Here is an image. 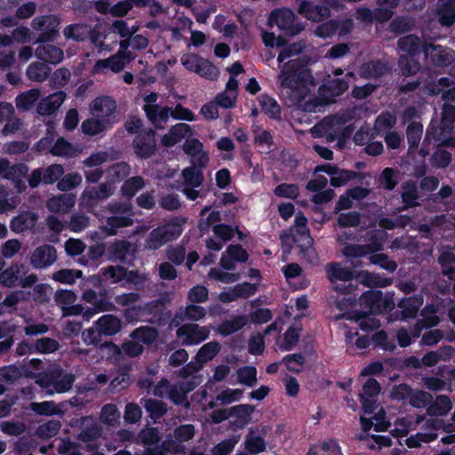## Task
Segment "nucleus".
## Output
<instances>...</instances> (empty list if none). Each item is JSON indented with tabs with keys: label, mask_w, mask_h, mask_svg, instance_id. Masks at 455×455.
<instances>
[{
	"label": "nucleus",
	"mask_w": 455,
	"mask_h": 455,
	"mask_svg": "<svg viewBox=\"0 0 455 455\" xmlns=\"http://www.w3.org/2000/svg\"><path fill=\"white\" fill-rule=\"evenodd\" d=\"M384 235V231L379 229L369 230L365 233V247L371 255H373L380 251H383Z\"/></svg>",
	"instance_id": "nucleus-39"
},
{
	"label": "nucleus",
	"mask_w": 455,
	"mask_h": 455,
	"mask_svg": "<svg viewBox=\"0 0 455 455\" xmlns=\"http://www.w3.org/2000/svg\"><path fill=\"white\" fill-rule=\"evenodd\" d=\"M178 227L159 226L153 228L145 240V247L149 250H158L166 243L175 240L180 235Z\"/></svg>",
	"instance_id": "nucleus-10"
},
{
	"label": "nucleus",
	"mask_w": 455,
	"mask_h": 455,
	"mask_svg": "<svg viewBox=\"0 0 455 455\" xmlns=\"http://www.w3.org/2000/svg\"><path fill=\"white\" fill-rule=\"evenodd\" d=\"M158 300H151L143 305H132L123 310V316L127 323H136L141 320L145 313L154 314L158 307Z\"/></svg>",
	"instance_id": "nucleus-22"
},
{
	"label": "nucleus",
	"mask_w": 455,
	"mask_h": 455,
	"mask_svg": "<svg viewBox=\"0 0 455 455\" xmlns=\"http://www.w3.org/2000/svg\"><path fill=\"white\" fill-rule=\"evenodd\" d=\"M77 422L82 428L76 435L77 441L88 443L101 437L102 427L92 416H83Z\"/></svg>",
	"instance_id": "nucleus-14"
},
{
	"label": "nucleus",
	"mask_w": 455,
	"mask_h": 455,
	"mask_svg": "<svg viewBox=\"0 0 455 455\" xmlns=\"http://www.w3.org/2000/svg\"><path fill=\"white\" fill-rule=\"evenodd\" d=\"M57 259V251L53 245L43 244L31 254L30 264L36 269L52 266Z\"/></svg>",
	"instance_id": "nucleus-16"
},
{
	"label": "nucleus",
	"mask_w": 455,
	"mask_h": 455,
	"mask_svg": "<svg viewBox=\"0 0 455 455\" xmlns=\"http://www.w3.org/2000/svg\"><path fill=\"white\" fill-rule=\"evenodd\" d=\"M261 111L270 119H281V107L278 102L267 94H261L258 97Z\"/></svg>",
	"instance_id": "nucleus-38"
},
{
	"label": "nucleus",
	"mask_w": 455,
	"mask_h": 455,
	"mask_svg": "<svg viewBox=\"0 0 455 455\" xmlns=\"http://www.w3.org/2000/svg\"><path fill=\"white\" fill-rule=\"evenodd\" d=\"M63 34L67 39H73L76 42H85L90 39L94 43L98 38L97 31L90 25L84 23H74L67 26Z\"/></svg>",
	"instance_id": "nucleus-19"
},
{
	"label": "nucleus",
	"mask_w": 455,
	"mask_h": 455,
	"mask_svg": "<svg viewBox=\"0 0 455 455\" xmlns=\"http://www.w3.org/2000/svg\"><path fill=\"white\" fill-rule=\"evenodd\" d=\"M273 193L280 198L295 200L299 196V187L294 183H282L274 188Z\"/></svg>",
	"instance_id": "nucleus-56"
},
{
	"label": "nucleus",
	"mask_w": 455,
	"mask_h": 455,
	"mask_svg": "<svg viewBox=\"0 0 455 455\" xmlns=\"http://www.w3.org/2000/svg\"><path fill=\"white\" fill-rule=\"evenodd\" d=\"M22 264H12L0 273V283L8 288L19 284L20 275L23 273Z\"/></svg>",
	"instance_id": "nucleus-36"
},
{
	"label": "nucleus",
	"mask_w": 455,
	"mask_h": 455,
	"mask_svg": "<svg viewBox=\"0 0 455 455\" xmlns=\"http://www.w3.org/2000/svg\"><path fill=\"white\" fill-rule=\"evenodd\" d=\"M348 89V82L345 78H332L327 80L319 88L320 95L327 101L342 95Z\"/></svg>",
	"instance_id": "nucleus-23"
},
{
	"label": "nucleus",
	"mask_w": 455,
	"mask_h": 455,
	"mask_svg": "<svg viewBox=\"0 0 455 455\" xmlns=\"http://www.w3.org/2000/svg\"><path fill=\"white\" fill-rule=\"evenodd\" d=\"M38 215L34 212H23L12 218L10 228L14 233H22L26 230H31L36 225Z\"/></svg>",
	"instance_id": "nucleus-26"
},
{
	"label": "nucleus",
	"mask_w": 455,
	"mask_h": 455,
	"mask_svg": "<svg viewBox=\"0 0 455 455\" xmlns=\"http://www.w3.org/2000/svg\"><path fill=\"white\" fill-rule=\"evenodd\" d=\"M328 277L331 283L337 281H351L355 277V271L348 267H342L339 263H331L327 268Z\"/></svg>",
	"instance_id": "nucleus-40"
},
{
	"label": "nucleus",
	"mask_w": 455,
	"mask_h": 455,
	"mask_svg": "<svg viewBox=\"0 0 455 455\" xmlns=\"http://www.w3.org/2000/svg\"><path fill=\"white\" fill-rule=\"evenodd\" d=\"M34 351L38 354H52L60 347L58 340L49 337L37 339L33 344Z\"/></svg>",
	"instance_id": "nucleus-51"
},
{
	"label": "nucleus",
	"mask_w": 455,
	"mask_h": 455,
	"mask_svg": "<svg viewBox=\"0 0 455 455\" xmlns=\"http://www.w3.org/2000/svg\"><path fill=\"white\" fill-rule=\"evenodd\" d=\"M141 401H144L143 406L146 411L155 421L161 419L167 412V404L161 400L147 398L141 399Z\"/></svg>",
	"instance_id": "nucleus-47"
},
{
	"label": "nucleus",
	"mask_w": 455,
	"mask_h": 455,
	"mask_svg": "<svg viewBox=\"0 0 455 455\" xmlns=\"http://www.w3.org/2000/svg\"><path fill=\"white\" fill-rule=\"evenodd\" d=\"M116 101L114 98L102 95L95 98L90 104V111L92 116L100 120H108L111 126L118 122L116 116Z\"/></svg>",
	"instance_id": "nucleus-7"
},
{
	"label": "nucleus",
	"mask_w": 455,
	"mask_h": 455,
	"mask_svg": "<svg viewBox=\"0 0 455 455\" xmlns=\"http://www.w3.org/2000/svg\"><path fill=\"white\" fill-rule=\"evenodd\" d=\"M451 159L452 156L449 151L437 147L430 157V163L436 169H444L450 165Z\"/></svg>",
	"instance_id": "nucleus-58"
},
{
	"label": "nucleus",
	"mask_w": 455,
	"mask_h": 455,
	"mask_svg": "<svg viewBox=\"0 0 455 455\" xmlns=\"http://www.w3.org/2000/svg\"><path fill=\"white\" fill-rule=\"evenodd\" d=\"M145 186L144 179L141 176H134L127 179L121 187V192L128 199L132 198L136 193Z\"/></svg>",
	"instance_id": "nucleus-49"
},
{
	"label": "nucleus",
	"mask_w": 455,
	"mask_h": 455,
	"mask_svg": "<svg viewBox=\"0 0 455 455\" xmlns=\"http://www.w3.org/2000/svg\"><path fill=\"white\" fill-rule=\"evenodd\" d=\"M423 304V296L420 294L403 298L397 303L402 310L394 314L395 320H407L415 318Z\"/></svg>",
	"instance_id": "nucleus-18"
},
{
	"label": "nucleus",
	"mask_w": 455,
	"mask_h": 455,
	"mask_svg": "<svg viewBox=\"0 0 455 455\" xmlns=\"http://www.w3.org/2000/svg\"><path fill=\"white\" fill-rule=\"evenodd\" d=\"M438 22L443 27L455 24V0H447L437 9Z\"/></svg>",
	"instance_id": "nucleus-42"
},
{
	"label": "nucleus",
	"mask_w": 455,
	"mask_h": 455,
	"mask_svg": "<svg viewBox=\"0 0 455 455\" xmlns=\"http://www.w3.org/2000/svg\"><path fill=\"white\" fill-rule=\"evenodd\" d=\"M367 177V173L355 172L352 170L340 169L339 167L337 174L331 177L330 184L333 188H339L346 185L348 181L358 179L363 180Z\"/></svg>",
	"instance_id": "nucleus-35"
},
{
	"label": "nucleus",
	"mask_w": 455,
	"mask_h": 455,
	"mask_svg": "<svg viewBox=\"0 0 455 455\" xmlns=\"http://www.w3.org/2000/svg\"><path fill=\"white\" fill-rule=\"evenodd\" d=\"M94 324L102 335L108 337L117 334L123 327L121 319L114 315H104Z\"/></svg>",
	"instance_id": "nucleus-25"
},
{
	"label": "nucleus",
	"mask_w": 455,
	"mask_h": 455,
	"mask_svg": "<svg viewBox=\"0 0 455 455\" xmlns=\"http://www.w3.org/2000/svg\"><path fill=\"white\" fill-rule=\"evenodd\" d=\"M394 292H383L379 290H369L359 296L361 308L368 310L373 315H381L391 312L395 304Z\"/></svg>",
	"instance_id": "nucleus-3"
},
{
	"label": "nucleus",
	"mask_w": 455,
	"mask_h": 455,
	"mask_svg": "<svg viewBox=\"0 0 455 455\" xmlns=\"http://www.w3.org/2000/svg\"><path fill=\"white\" fill-rule=\"evenodd\" d=\"M299 13L308 20L321 22L331 14L330 8L325 4H315L308 0H302L298 8Z\"/></svg>",
	"instance_id": "nucleus-17"
},
{
	"label": "nucleus",
	"mask_w": 455,
	"mask_h": 455,
	"mask_svg": "<svg viewBox=\"0 0 455 455\" xmlns=\"http://www.w3.org/2000/svg\"><path fill=\"white\" fill-rule=\"evenodd\" d=\"M422 53L436 67H448L455 59L453 50L432 43H423Z\"/></svg>",
	"instance_id": "nucleus-11"
},
{
	"label": "nucleus",
	"mask_w": 455,
	"mask_h": 455,
	"mask_svg": "<svg viewBox=\"0 0 455 455\" xmlns=\"http://www.w3.org/2000/svg\"><path fill=\"white\" fill-rule=\"evenodd\" d=\"M247 323L248 320L244 315H237L231 319L223 320L219 324L217 331L220 335L227 337L242 330Z\"/></svg>",
	"instance_id": "nucleus-30"
},
{
	"label": "nucleus",
	"mask_w": 455,
	"mask_h": 455,
	"mask_svg": "<svg viewBox=\"0 0 455 455\" xmlns=\"http://www.w3.org/2000/svg\"><path fill=\"white\" fill-rule=\"evenodd\" d=\"M252 429L249 431L245 438V449L251 454H259L266 450V442L262 436H254Z\"/></svg>",
	"instance_id": "nucleus-57"
},
{
	"label": "nucleus",
	"mask_w": 455,
	"mask_h": 455,
	"mask_svg": "<svg viewBox=\"0 0 455 455\" xmlns=\"http://www.w3.org/2000/svg\"><path fill=\"white\" fill-rule=\"evenodd\" d=\"M51 72L52 69L46 63L36 61L28 65L26 75L31 81L44 82L50 76Z\"/></svg>",
	"instance_id": "nucleus-41"
},
{
	"label": "nucleus",
	"mask_w": 455,
	"mask_h": 455,
	"mask_svg": "<svg viewBox=\"0 0 455 455\" xmlns=\"http://www.w3.org/2000/svg\"><path fill=\"white\" fill-rule=\"evenodd\" d=\"M423 133V125L419 122H411L406 128V138L409 145L408 152H414L419 144Z\"/></svg>",
	"instance_id": "nucleus-45"
},
{
	"label": "nucleus",
	"mask_w": 455,
	"mask_h": 455,
	"mask_svg": "<svg viewBox=\"0 0 455 455\" xmlns=\"http://www.w3.org/2000/svg\"><path fill=\"white\" fill-rule=\"evenodd\" d=\"M178 336H184L182 344L185 346L198 345L208 339L210 331L206 326H199L196 323H186L177 331Z\"/></svg>",
	"instance_id": "nucleus-13"
},
{
	"label": "nucleus",
	"mask_w": 455,
	"mask_h": 455,
	"mask_svg": "<svg viewBox=\"0 0 455 455\" xmlns=\"http://www.w3.org/2000/svg\"><path fill=\"white\" fill-rule=\"evenodd\" d=\"M59 24L60 21L58 18L52 14L34 18L31 21V27L36 31L39 32L35 43L45 44L55 41L59 36Z\"/></svg>",
	"instance_id": "nucleus-5"
},
{
	"label": "nucleus",
	"mask_w": 455,
	"mask_h": 455,
	"mask_svg": "<svg viewBox=\"0 0 455 455\" xmlns=\"http://www.w3.org/2000/svg\"><path fill=\"white\" fill-rule=\"evenodd\" d=\"M379 185L385 190L392 191L399 182L398 172L391 167H386L379 175Z\"/></svg>",
	"instance_id": "nucleus-50"
},
{
	"label": "nucleus",
	"mask_w": 455,
	"mask_h": 455,
	"mask_svg": "<svg viewBox=\"0 0 455 455\" xmlns=\"http://www.w3.org/2000/svg\"><path fill=\"white\" fill-rule=\"evenodd\" d=\"M190 134H192V129L190 125L184 123H179L175 125H172L169 132L162 137L161 143L164 147L171 148L180 142L182 139Z\"/></svg>",
	"instance_id": "nucleus-24"
},
{
	"label": "nucleus",
	"mask_w": 455,
	"mask_h": 455,
	"mask_svg": "<svg viewBox=\"0 0 455 455\" xmlns=\"http://www.w3.org/2000/svg\"><path fill=\"white\" fill-rule=\"evenodd\" d=\"M143 110L147 118L157 130L164 128L163 124L167 123L169 117L172 116V108L168 106L160 107L159 105L145 104L143 106Z\"/></svg>",
	"instance_id": "nucleus-20"
},
{
	"label": "nucleus",
	"mask_w": 455,
	"mask_h": 455,
	"mask_svg": "<svg viewBox=\"0 0 455 455\" xmlns=\"http://www.w3.org/2000/svg\"><path fill=\"white\" fill-rule=\"evenodd\" d=\"M403 192L401 194L402 201L405 208H412L418 205L417 200L419 199V192L417 184L414 180H407L403 186Z\"/></svg>",
	"instance_id": "nucleus-43"
},
{
	"label": "nucleus",
	"mask_w": 455,
	"mask_h": 455,
	"mask_svg": "<svg viewBox=\"0 0 455 455\" xmlns=\"http://www.w3.org/2000/svg\"><path fill=\"white\" fill-rule=\"evenodd\" d=\"M269 22L276 26L285 34L295 36L303 30V27L296 22V16L291 9H275L269 16Z\"/></svg>",
	"instance_id": "nucleus-9"
},
{
	"label": "nucleus",
	"mask_w": 455,
	"mask_h": 455,
	"mask_svg": "<svg viewBox=\"0 0 455 455\" xmlns=\"http://www.w3.org/2000/svg\"><path fill=\"white\" fill-rule=\"evenodd\" d=\"M82 182V176L78 172H70L62 176L57 183V188L62 192L69 191Z\"/></svg>",
	"instance_id": "nucleus-61"
},
{
	"label": "nucleus",
	"mask_w": 455,
	"mask_h": 455,
	"mask_svg": "<svg viewBox=\"0 0 455 455\" xmlns=\"http://www.w3.org/2000/svg\"><path fill=\"white\" fill-rule=\"evenodd\" d=\"M35 55L44 63L54 65L60 63L64 58L63 51L60 47L50 44L39 45L36 49Z\"/></svg>",
	"instance_id": "nucleus-27"
},
{
	"label": "nucleus",
	"mask_w": 455,
	"mask_h": 455,
	"mask_svg": "<svg viewBox=\"0 0 455 455\" xmlns=\"http://www.w3.org/2000/svg\"><path fill=\"white\" fill-rule=\"evenodd\" d=\"M294 223L296 230L292 235L293 242L299 247L300 252L306 253L313 246V238L307 227V219L301 212H299L295 216Z\"/></svg>",
	"instance_id": "nucleus-12"
},
{
	"label": "nucleus",
	"mask_w": 455,
	"mask_h": 455,
	"mask_svg": "<svg viewBox=\"0 0 455 455\" xmlns=\"http://www.w3.org/2000/svg\"><path fill=\"white\" fill-rule=\"evenodd\" d=\"M82 276V270L64 268L53 273L52 278L60 283L73 284L76 279H80Z\"/></svg>",
	"instance_id": "nucleus-55"
},
{
	"label": "nucleus",
	"mask_w": 455,
	"mask_h": 455,
	"mask_svg": "<svg viewBox=\"0 0 455 455\" xmlns=\"http://www.w3.org/2000/svg\"><path fill=\"white\" fill-rule=\"evenodd\" d=\"M299 64L297 60H289L283 65L280 75V84L283 88L294 90L299 86Z\"/></svg>",
	"instance_id": "nucleus-21"
},
{
	"label": "nucleus",
	"mask_w": 455,
	"mask_h": 455,
	"mask_svg": "<svg viewBox=\"0 0 455 455\" xmlns=\"http://www.w3.org/2000/svg\"><path fill=\"white\" fill-rule=\"evenodd\" d=\"M184 186L200 187L204 180L201 170L196 167H187L182 171Z\"/></svg>",
	"instance_id": "nucleus-59"
},
{
	"label": "nucleus",
	"mask_w": 455,
	"mask_h": 455,
	"mask_svg": "<svg viewBox=\"0 0 455 455\" xmlns=\"http://www.w3.org/2000/svg\"><path fill=\"white\" fill-rule=\"evenodd\" d=\"M74 205V201L71 198H68L65 196H59L52 197L47 202V208L50 212L60 213H66L69 212L71 207Z\"/></svg>",
	"instance_id": "nucleus-52"
},
{
	"label": "nucleus",
	"mask_w": 455,
	"mask_h": 455,
	"mask_svg": "<svg viewBox=\"0 0 455 455\" xmlns=\"http://www.w3.org/2000/svg\"><path fill=\"white\" fill-rule=\"evenodd\" d=\"M400 0H376L377 7L373 10L363 7L358 10L363 20L385 23L390 20L399 4Z\"/></svg>",
	"instance_id": "nucleus-4"
},
{
	"label": "nucleus",
	"mask_w": 455,
	"mask_h": 455,
	"mask_svg": "<svg viewBox=\"0 0 455 455\" xmlns=\"http://www.w3.org/2000/svg\"><path fill=\"white\" fill-rule=\"evenodd\" d=\"M237 380L240 384L252 387L257 384V369L252 365L240 367L237 371Z\"/></svg>",
	"instance_id": "nucleus-53"
},
{
	"label": "nucleus",
	"mask_w": 455,
	"mask_h": 455,
	"mask_svg": "<svg viewBox=\"0 0 455 455\" xmlns=\"http://www.w3.org/2000/svg\"><path fill=\"white\" fill-rule=\"evenodd\" d=\"M61 427L60 420L52 419L38 426L36 434L41 438L49 439L55 436Z\"/></svg>",
	"instance_id": "nucleus-60"
},
{
	"label": "nucleus",
	"mask_w": 455,
	"mask_h": 455,
	"mask_svg": "<svg viewBox=\"0 0 455 455\" xmlns=\"http://www.w3.org/2000/svg\"><path fill=\"white\" fill-rule=\"evenodd\" d=\"M443 275L451 277L455 273V254L450 251H442L438 258Z\"/></svg>",
	"instance_id": "nucleus-64"
},
{
	"label": "nucleus",
	"mask_w": 455,
	"mask_h": 455,
	"mask_svg": "<svg viewBox=\"0 0 455 455\" xmlns=\"http://www.w3.org/2000/svg\"><path fill=\"white\" fill-rule=\"evenodd\" d=\"M112 195L111 186L108 183H101L99 187H87L82 194L83 200L93 204L105 200Z\"/></svg>",
	"instance_id": "nucleus-31"
},
{
	"label": "nucleus",
	"mask_w": 455,
	"mask_h": 455,
	"mask_svg": "<svg viewBox=\"0 0 455 455\" xmlns=\"http://www.w3.org/2000/svg\"><path fill=\"white\" fill-rule=\"evenodd\" d=\"M396 124V116L388 110L382 111L375 119L374 130L379 134L390 132Z\"/></svg>",
	"instance_id": "nucleus-48"
},
{
	"label": "nucleus",
	"mask_w": 455,
	"mask_h": 455,
	"mask_svg": "<svg viewBox=\"0 0 455 455\" xmlns=\"http://www.w3.org/2000/svg\"><path fill=\"white\" fill-rule=\"evenodd\" d=\"M40 91L38 89H29L20 93L15 100L16 107L20 110L28 111L33 108L39 100Z\"/></svg>",
	"instance_id": "nucleus-44"
},
{
	"label": "nucleus",
	"mask_w": 455,
	"mask_h": 455,
	"mask_svg": "<svg viewBox=\"0 0 455 455\" xmlns=\"http://www.w3.org/2000/svg\"><path fill=\"white\" fill-rule=\"evenodd\" d=\"M158 335L159 333L156 328L143 325L134 329L130 333V338L133 340H137L139 343L140 342L142 345L150 346L156 341Z\"/></svg>",
	"instance_id": "nucleus-32"
},
{
	"label": "nucleus",
	"mask_w": 455,
	"mask_h": 455,
	"mask_svg": "<svg viewBox=\"0 0 455 455\" xmlns=\"http://www.w3.org/2000/svg\"><path fill=\"white\" fill-rule=\"evenodd\" d=\"M112 127L111 123L108 120H100L93 116L83 121L81 130L86 135L96 136Z\"/></svg>",
	"instance_id": "nucleus-37"
},
{
	"label": "nucleus",
	"mask_w": 455,
	"mask_h": 455,
	"mask_svg": "<svg viewBox=\"0 0 455 455\" xmlns=\"http://www.w3.org/2000/svg\"><path fill=\"white\" fill-rule=\"evenodd\" d=\"M444 129L443 128H435L434 131H430L429 129L427 130L426 136L423 141V145L420 148V155L422 156H427L429 152L428 149L426 148V143L429 141L430 136L434 139L435 142H438L437 147L439 148H455V138L454 137H448L443 139L442 136L443 134Z\"/></svg>",
	"instance_id": "nucleus-28"
},
{
	"label": "nucleus",
	"mask_w": 455,
	"mask_h": 455,
	"mask_svg": "<svg viewBox=\"0 0 455 455\" xmlns=\"http://www.w3.org/2000/svg\"><path fill=\"white\" fill-rule=\"evenodd\" d=\"M44 184L52 185L58 182L64 174V168L61 164H53L43 169Z\"/></svg>",
	"instance_id": "nucleus-63"
},
{
	"label": "nucleus",
	"mask_w": 455,
	"mask_h": 455,
	"mask_svg": "<svg viewBox=\"0 0 455 455\" xmlns=\"http://www.w3.org/2000/svg\"><path fill=\"white\" fill-rule=\"evenodd\" d=\"M422 44L420 39L411 34L398 39L399 49L406 53L398 60V67L403 76H414L420 70L419 56L422 52Z\"/></svg>",
	"instance_id": "nucleus-1"
},
{
	"label": "nucleus",
	"mask_w": 455,
	"mask_h": 455,
	"mask_svg": "<svg viewBox=\"0 0 455 455\" xmlns=\"http://www.w3.org/2000/svg\"><path fill=\"white\" fill-rule=\"evenodd\" d=\"M108 251L112 261L132 264L135 249L132 248V243L127 240H116L109 244Z\"/></svg>",
	"instance_id": "nucleus-15"
},
{
	"label": "nucleus",
	"mask_w": 455,
	"mask_h": 455,
	"mask_svg": "<svg viewBox=\"0 0 455 455\" xmlns=\"http://www.w3.org/2000/svg\"><path fill=\"white\" fill-rule=\"evenodd\" d=\"M133 220L129 216H110L106 220L105 231L108 235H116L117 229L131 227Z\"/></svg>",
	"instance_id": "nucleus-46"
},
{
	"label": "nucleus",
	"mask_w": 455,
	"mask_h": 455,
	"mask_svg": "<svg viewBox=\"0 0 455 455\" xmlns=\"http://www.w3.org/2000/svg\"><path fill=\"white\" fill-rule=\"evenodd\" d=\"M76 380V376L67 372L60 366L56 365L40 372L36 383L48 395L62 394L69 391Z\"/></svg>",
	"instance_id": "nucleus-2"
},
{
	"label": "nucleus",
	"mask_w": 455,
	"mask_h": 455,
	"mask_svg": "<svg viewBox=\"0 0 455 455\" xmlns=\"http://www.w3.org/2000/svg\"><path fill=\"white\" fill-rule=\"evenodd\" d=\"M120 417L116 404L107 403L102 406L100 411V420L105 425L115 426Z\"/></svg>",
	"instance_id": "nucleus-62"
},
{
	"label": "nucleus",
	"mask_w": 455,
	"mask_h": 455,
	"mask_svg": "<svg viewBox=\"0 0 455 455\" xmlns=\"http://www.w3.org/2000/svg\"><path fill=\"white\" fill-rule=\"evenodd\" d=\"M82 298L85 302L93 305V308H89L84 314V316L87 319L96 313L111 311L115 308V305L111 301V292L106 288L100 290L98 292L95 290L87 289L83 292Z\"/></svg>",
	"instance_id": "nucleus-6"
},
{
	"label": "nucleus",
	"mask_w": 455,
	"mask_h": 455,
	"mask_svg": "<svg viewBox=\"0 0 455 455\" xmlns=\"http://www.w3.org/2000/svg\"><path fill=\"white\" fill-rule=\"evenodd\" d=\"M373 315L368 310L361 308L360 310H354L350 318L358 323L362 331H368L377 330L380 326L379 320L373 317Z\"/></svg>",
	"instance_id": "nucleus-29"
},
{
	"label": "nucleus",
	"mask_w": 455,
	"mask_h": 455,
	"mask_svg": "<svg viewBox=\"0 0 455 455\" xmlns=\"http://www.w3.org/2000/svg\"><path fill=\"white\" fill-rule=\"evenodd\" d=\"M220 349L221 346L217 340L204 344L195 356L196 363L203 367L204 363L212 361L220 353Z\"/></svg>",
	"instance_id": "nucleus-34"
},
{
	"label": "nucleus",
	"mask_w": 455,
	"mask_h": 455,
	"mask_svg": "<svg viewBox=\"0 0 455 455\" xmlns=\"http://www.w3.org/2000/svg\"><path fill=\"white\" fill-rule=\"evenodd\" d=\"M388 68L381 60L365 62L360 68V75L365 79H377L387 74Z\"/></svg>",
	"instance_id": "nucleus-33"
},
{
	"label": "nucleus",
	"mask_w": 455,
	"mask_h": 455,
	"mask_svg": "<svg viewBox=\"0 0 455 455\" xmlns=\"http://www.w3.org/2000/svg\"><path fill=\"white\" fill-rule=\"evenodd\" d=\"M156 131L142 129L132 140V148L138 158L148 159L156 152Z\"/></svg>",
	"instance_id": "nucleus-8"
},
{
	"label": "nucleus",
	"mask_w": 455,
	"mask_h": 455,
	"mask_svg": "<svg viewBox=\"0 0 455 455\" xmlns=\"http://www.w3.org/2000/svg\"><path fill=\"white\" fill-rule=\"evenodd\" d=\"M451 409V402L449 396L438 395L434 403L428 408V414L435 416H444Z\"/></svg>",
	"instance_id": "nucleus-54"
}]
</instances>
